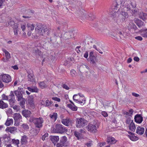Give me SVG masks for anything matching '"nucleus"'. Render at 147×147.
Returning a JSON list of instances; mask_svg holds the SVG:
<instances>
[{"instance_id": "1", "label": "nucleus", "mask_w": 147, "mask_h": 147, "mask_svg": "<svg viewBox=\"0 0 147 147\" xmlns=\"http://www.w3.org/2000/svg\"><path fill=\"white\" fill-rule=\"evenodd\" d=\"M35 28V32L36 36H37L39 35H42L45 32L48 30L47 27L44 25L37 23L36 25Z\"/></svg>"}, {"instance_id": "2", "label": "nucleus", "mask_w": 147, "mask_h": 147, "mask_svg": "<svg viewBox=\"0 0 147 147\" xmlns=\"http://www.w3.org/2000/svg\"><path fill=\"white\" fill-rule=\"evenodd\" d=\"M67 129L62 125L56 124L51 128V131L53 133L63 134L67 131Z\"/></svg>"}, {"instance_id": "3", "label": "nucleus", "mask_w": 147, "mask_h": 147, "mask_svg": "<svg viewBox=\"0 0 147 147\" xmlns=\"http://www.w3.org/2000/svg\"><path fill=\"white\" fill-rule=\"evenodd\" d=\"M130 5L132 7V9L131 10V9L130 6L128 5L126 6L123 7V10L127 11L131 10V12L133 13H136L137 10L136 8V4L135 2L134 1L131 2Z\"/></svg>"}, {"instance_id": "4", "label": "nucleus", "mask_w": 147, "mask_h": 147, "mask_svg": "<svg viewBox=\"0 0 147 147\" xmlns=\"http://www.w3.org/2000/svg\"><path fill=\"white\" fill-rule=\"evenodd\" d=\"M87 124V121L84 118H79L76 119V126L78 128L83 127L86 125Z\"/></svg>"}, {"instance_id": "5", "label": "nucleus", "mask_w": 147, "mask_h": 147, "mask_svg": "<svg viewBox=\"0 0 147 147\" xmlns=\"http://www.w3.org/2000/svg\"><path fill=\"white\" fill-rule=\"evenodd\" d=\"M31 120L32 121L36 127L40 128L42 127L43 120L41 118H33Z\"/></svg>"}, {"instance_id": "6", "label": "nucleus", "mask_w": 147, "mask_h": 147, "mask_svg": "<svg viewBox=\"0 0 147 147\" xmlns=\"http://www.w3.org/2000/svg\"><path fill=\"white\" fill-rule=\"evenodd\" d=\"M0 80L3 82L8 84L11 81V76L8 74H2L0 75Z\"/></svg>"}, {"instance_id": "7", "label": "nucleus", "mask_w": 147, "mask_h": 147, "mask_svg": "<svg viewBox=\"0 0 147 147\" xmlns=\"http://www.w3.org/2000/svg\"><path fill=\"white\" fill-rule=\"evenodd\" d=\"M13 117L15 120L14 125H18L20 122V120L22 119V116L19 113H15L13 115Z\"/></svg>"}, {"instance_id": "8", "label": "nucleus", "mask_w": 147, "mask_h": 147, "mask_svg": "<svg viewBox=\"0 0 147 147\" xmlns=\"http://www.w3.org/2000/svg\"><path fill=\"white\" fill-rule=\"evenodd\" d=\"M86 128L88 131L91 132L95 133L97 131L96 125L92 124H89L87 126Z\"/></svg>"}, {"instance_id": "9", "label": "nucleus", "mask_w": 147, "mask_h": 147, "mask_svg": "<svg viewBox=\"0 0 147 147\" xmlns=\"http://www.w3.org/2000/svg\"><path fill=\"white\" fill-rule=\"evenodd\" d=\"M27 28L28 30L27 33V34L30 36L32 34V31H33L35 27V25L34 24H31L28 23L26 25Z\"/></svg>"}, {"instance_id": "10", "label": "nucleus", "mask_w": 147, "mask_h": 147, "mask_svg": "<svg viewBox=\"0 0 147 147\" xmlns=\"http://www.w3.org/2000/svg\"><path fill=\"white\" fill-rule=\"evenodd\" d=\"M120 12L121 18L120 20V22L122 23L124 22L126 18L128 17V15L127 13L123 10H122Z\"/></svg>"}, {"instance_id": "11", "label": "nucleus", "mask_w": 147, "mask_h": 147, "mask_svg": "<svg viewBox=\"0 0 147 147\" xmlns=\"http://www.w3.org/2000/svg\"><path fill=\"white\" fill-rule=\"evenodd\" d=\"M117 140H116L114 137L111 136L107 137V143L111 145L115 144Z\"/></svg>"}, {"instance_id": "12", "label": "nucleus", "mask_w": 147, "mask_h": 147, "mask_svg": "<svg viewBox=\"0 0 147 147\" xmlns=\"http://www.w3.org/2000/svg\"><path fill=\"white\" fill-rule=\"evenodd\" d=\"M3 51L5 53L6 58H4L2 60L4 62H7L9 61V59L11 58L10 54L9 52L5 49H3Z\"/></svg>"}, {"instance_id": "13", "label": "nucleus", "mask_w": 147, "mask_h": 147, "mask_svg": "<svg viewBox=\"0 0 147 147\" xmlns=\"http://www.w3.org/2000/svg\"><path fill=\"white\" fill-rule=\"evenodd\" d=\"M13 93V91H11L10 94L8 96V100H9V101L10 103V105H11V104L14 103L15 100Z\"/></svg>"}, {"instance_id": "14", "label": "nucleus", "mask_w": 147, "mask_h": 147, "mask_svg": "<svg viewBox=\"0 0 147 147\" xmlns=\"http://www.w3.org/2000/svg\"><path fill=\"white\" fill-rule=\"evenodd\" d=\"M28 104L31 106L32 108H34V98L32 96H29L28 97Z\"/></svg>"}, {"instance_id": "15", "label": "nucleus", "mask_w": 147, "mask_h": 147, "mask_svg": "<svg viewBox=\"0 0 147 147\" xmlns=\"http://www.w3.org/2000/svg\"><path fill=\"white\" fill-rule=\"evenodd\" d=\"M41 104L45 107H49L53 103V101L49 100H47L45 102L43 100H42L41 102Z\"/></svg>"}, {"instance_id": "16", "label": "nucleus", "mask_w": 147, "mask_h": 147, "mask_svg": "<svg viewBox=\"0 0 147 147\" xmlns=\"http://www.w3.org/2000/svg\"><path fill=\"white\" fill-rule=\"evenodd\" d=\"M17 129L15 127H7L6 129V131L12 134H15L17 132Z\"/></svg>"}, {"instance_id": "17", "label": "nucleus", "mask_w": 147, "mask_h": 147, "mask_svg": "<svg viewBox=\"0 0 147 147\" xmlns=\"http://www.w3.org/2000/svg\"><path fill=\"white\" fill-rule=\"evenodd\" d=\"M102 45L99 42H97L95 45H93V48L101 54H102L103 52L101 51L100 49L101 48V46Z\"/></svg>"}, {"instance_id": "18", "label": "nucleus", "mask_w": 147, "mask_h": 147, "mask_svg": "<svg viewBox=\"0 0 147 147\" xmlns=\"http://www.w3.org/2000/svg\"><path fill=\"white\" fill-rule=\"evenodd\" d=\"M135 121L139 123H141L143 120V117L140 114L136 115L134 117Z\"/></svg>"}, {"instance_id": "19", "label": "nucleus", "mask_w": 147, "mask_h": 147, "mask_svg": "<svg viewBox=\"0 0 147 147\" xmlns=\"http://www.w3.org/2000/svg\"><path fill=\"white\" fill-rule=\"evenodd\" d=\"M61 123L66 126H68L71 123V121L68 118L63 119L61 120Z\"/></svg>"}, {"instance_id": "20", "label": "nucleus", "mask_w": 147, "mask_h": 147, "mask_svg": "<svg viewBox=\"0 0 147 147\" xmlns=\"http://www.w3.org/2000/svg\"><path fill=\"white\" fill-rule=\"evenodd\" d=\"M14 30V35L16 36H17L18 35V32L19 31V28H18V25L17 24H15L12 26Z\"/></svg>"}, {"instance_id": "21", "label": "nucleus", "mask_w": 147, "mask_h": 147, "mask_svg": "<svg viewBox=\"0 0 147 147\" xmlns=\"http://www.w3.org/2000/svg\"><path fill=\"white\" fill-rule=\"evenodd\" d=\"M144 131V128L143 127H137L136 132L140 135L143 134Z\"/></svg>"}, {"instance_id": "22", "label": "nucleus", "mask_w": 147, "mask_h": 147, "mask_svg": "<svg viewBox=\"0 0 147 147\" xmlns=\"http://www.w3.org/2000/svg\"><path fill=\"white\" fill-rule=\"evenodd\" d=\"M22 113V115L26 117H29L31 114V112L30 111L26 110L23 111Z\"/></svg>"}, {"instance_id": "23", "label": "nucleus", "mask_w": 147, "mask_h": 147, "mask_svg": "<svg viewBox=\"0 0 147 147\" xmlns=\"http://www.w3.org/2000/svg\"><path fill=\"white\" fill-rule=\"evenodd\" d=\"M40 129H31L30 131V133L31 134V135L33 136H34L36 135L39 132Z\"/></svg>"}, {"instance_id": "24", "label": "nucleus", "mask_w": 147, "mask_h": 147, "mask_svg": "<svg viewBox=\"0 0 147 147\" xmlns=\"http://www.w3.org/2000/svg\"><path fill=\"white\" fill-rule=\"evenodd\" d=\"M51 140L53 143L54 144V145L59 140V138L58 136H52L51 138Z\"/></svg>"}, {"instance_id": "25", "label": "nucleus", "mask_w": 147, "mask_h": 147, "mask_svg": "<svg viewBox=\"0 0 147 147\" xmlns=\"http://www.w3.org/2000/svg\"><path fill=\"white\" fill-rule=\"evenodd\" d=\"M72 104H68L67 106L73 111H76L77 110V107L75 105L74 103L71 102Z\"/></svg>"}, {"instance_id": "26", "label": "nucleus", "mask_w": 147, "mask_h": 147, "mask_svg": "<svg viewBox=\"0 0 147 147\" xmlns=\"http://www.w3.org/2000/svg\"><path fill=\"white\" fill-rule=\"evenodd\" d=\"M83 95L82 94L80 93H78V94H75L73 96V100L76 102L78 101V100H79V98L81 97H83Z\"/></svg>"}, {"instance_id": "27", "label": "nucleus", "mask_w": 147, "mask_h": 147, "mask_svg": "<svg viewBox=\"0 0 147 147\" xmlns=\"http://www.w3.org/2000/svg\"><path fill=\"white\" fill-rule=\"evenodd\" d=\"M14 94L18 98V100H19L22 98H23L22 95L21 93L18 90H15L14 92Z\"/></svg>"}, {"instance_id": "28", "label": "nucleus", "mask_w": 147, "mask_h": 147, "mask_svg": "<svg viewBox=\"0 0 147 147\" xmlns=\"http://www.w3.org/2000/svg\"><path fill=\"white\" fill-rule=\"evenodd\" d=\"M139 17L143 20H145L147 19V14L143 12H140L139 14Z\"/></svg>"}, {"instance_id": "29", "label": "nucleus", "mask_w": 147, "mask_h": 147, "mask_svg": "<svg viewBox=\"0 0 147 147\" xmlns=\"http://www.w3.org/2000/svg\"><path fill=\"white\" fill-rule=\"evenodd\" d=\"M8 105L7 103L4 102L2 100H0V108L4 109L7 108Z\"/></svg>"}, {"instance_id": "30", "label": "nucleus", "mask_w": 147, "mask_h": 147, "mask_svg": "<svg viewBox=\"0 0 147 147\" xmlns=\"http://www.w3.org/2000/svg\"><path fill=\"white\" fill-rule=\"evenodd\" d=\"M50 117L53 121H55L57 118V114L56 113H53L50 115Z\"/></svg>"}, {"instance_id": "31", "label": "nucleus", "mask_w": 147, "mask_h": 147, "mask_svg": "<svg viewBox=\"0 0 147 147\" xmlns=\"http://www.w3.org/2000/svg\"><path fill=\"white\" fill-rule=\"evenodd\" d=\"M78 101H76V102L80 104L81 105L84 104L85 102V100L84 96H83V97H81V98H80L79 100Z\"/></svg>"}, {"instance_id": "32", "label": "nucleus", "mask_w": 147, "mask_h": 147, "mask_svg": "<svg viewBox=\"0 0 147 147\" xmlns=\"http://www.w3.org/2000/svg\"><path fill=\"white\" fill-rule=\"evenodd\" d=\"M13 123V120L12 119L8 118L5 123L7 126H9L12 125Z\"/></svg>"}, {"instance_id": "33", "label": "nucleus", "mask_w": 147, "mask_h": 147, "mask_svg": "<svg viewBox=\"0 0 147 147\" xmlns=\"http://www.w3.org/2000/svg\"><path fill=\"white\" fill-rule=\"evenodd\" d=\"M125 117L126 118L125 122L127 124H130L131 123H132V121H133V120H131V116H125Z\"/></svg>"}, {"instance_id": "34", "label": "nucleus", "mask_w": 147, "mask_h": 147, "mask_svg": "<svg viewBox=\"0 0 147 147\" xmlns=\"http://www.w3.org/2000/svg\"><path fill=\"white\" fill-rule=\"evenodd\" d=\"M18 100L20 101V106L22 108L24 109L25 108L24 104L25 102V99L24 98H22V99H20V100Z\"/></svg>"}, {"instance_id": "35", "label": "nucleus", "mask_w": 147, "mask_h": 147, "mask_svg": "<svg viewBox=\"0 0 147 147\" xmlns=\"http://www.w3.org/2000/svg\"><path fill=\"white\" fill-rule=\"evenodd\" d=\"M129 128L131 131H134L136 129V126L133 121L130 124Z\"/></svg>"}, {"instance_id": "36", "label": "nucleus", "mask_w": 147, "mask_h": 147, "mask_svg": "<svg viewBox=\"0 0 147 147\" xmlns=\"http://www.w3.org/2000/svg\"><path fill=\"white\" fill-rule=\"evenodd\" d=\"M5 142H9L10 140V138L7 134H5L3 135L2 138Z\"/></svg>"}, {"instance_id": "37", "label": "nucleus", "mask_w": 147, "mask_h": 147, "mask_svg": "<svg viewBox=\"0 0 147 147\" xmlns=\"http://www.w3.org/2000/svg\"><path fill=\"white\" fill-rule=\"evenodd\" d=\"M128 136L130 139L133 141H136L138 139V138L135 136L134 134L131 135H128Z\"/></svg>"}, {"instance_id": "38", "label": "nucleus", "mask_w": 147, "mask_h": 147, "mask_svg": "<svg viewBox=\"0 0 147 147\" xmlns=\"http://www.w3.org/2000/svg\"><path fill=\"white\" fill-rule=\"evenodd\" d=\"M21 142L22 144H25L27 142V138L26 135L22 136Z\"/></svg>"}, {"instance_id": "39", "label": "nucleus", "mask_w": 147, "mask_h": 147, "mask_svg": "<svg viewBox=\"0 0 147 147\" xmlns=\"http://www.w3.org/2000/svg\"><path fill=\"white\" fill-rule=\"evenodd\" d=\"M39 87L41 89L46 88L47 87V85L44 82H41L38 83Z\"/></svg>"}, {"instance_id": "40", "label": "nucleus", "mask_w": 147, "mask_h": 147, "mask_svg": "<svg viewBox=\"0 0 147 147\" xmlns=\"http://www.w3.org/2000/svg\"><path fill=\"white\" fill-rule=\"evenodd\" d=\"M90 63L94 65H96V63L97 60L95 57H91L90 58Z\"/></svg>"}, {"instance_id": "41", "label": "nucleus", "mask_w": 147, "mask_h": 147, "mask_svg": "<svg viewBox=\"0 0 147 147\" xmlns=\"http://www.w3.org/2000/svg\"><path fill=\"white\" fill-rule=\"evenodd\" d=\"M28 90L31 92H37L38 91V89L36 87H34L33 88H32L30 87L27 88Z\"/></svg>"}, {"instance_id": "42", "label": "nucleus", "mask_w": 147, "mask_h": 147, "mask_svg": "<svg viewBox=\"0 0 147 147\" xmlns=\"http://www.w3.org/2000/svg\"><path fill=\"white\" fill-rule=\"evenodd\" d=\"M133 113V109H130L128 112H125L124 113V115H125V116H131Z\"/></svg>"}, {"instance_id": "43", "label": "nucleus", "mask_w": 147, "mask_h": 147, "mask_svg": "<svg viewBox=\"0 0 147 147\" xmlns=\"http://www.w3.org/2000/svg\"><path fill=\"white\" fill-rule=\"evenodd\" d=\"M33 53L36 55H40V50L36 48H35L33 50Z\"/></svg>"}, {"instance_id": "44", "label": "nucleus", "mask_w": 147, "mask_h": 147, "mask_svg": "<svg viewBox=\"0 0 147 147\" xmlns=\"http://www.w3.org/2000/svg\"><path fill=\"white\" fill-rule=\"evenodd\" d=\"M86 18H87L89 20H92L95 18V16L94 15L90 14L89 15H86Z\"/></svg>"}, {"instance_id": "45", "label": "nucleus", "mask_w": 147, "mask_h": 147, "mask_svg": "<svg viewBox=\"0 0 147 147\" xmlns=\"http://www.w3.org/2000/svg\"><path fill=\"white\" fill-rule=\"evenodd\" d=\"M66 35H67L68 36L66 38L67 39H69L70 38H73V34L72 32H69L66 33Z\"/></svg>"}, {"instance_id": "46", "label": "nucleus", "mask_w": 147, "mask_h": 147, "mask_svg": "<svg viewBox=\"0 0 147 147\" xmlns=\"http://www.w3.org/2000/svg\"><path fill=\"white\" fill-rule=\"evenodd\" d=\"M74 135L75 136L79 139L81 137V134L79 132L75 131L74 132Z\"/></svg>"}, {"instance_id": "47", "label": "nucleus", "mask_w": 147, "mask_h": 147, "mask_svg": "<svg viewBox=\"0 0 147 147\" xmlns=\"http://www.w3.org/2000/svg\"><path fill=\"white\" fill-rule=\"evenodd\" d=\"M136 23L138 26L140 27L142 26L144 24L143 22L141 20H138Z\"/></svg>"}, {"instance_id": "48", "label": "nucleus", "mask_w": 147, "mask_h": 147, "mask_svg": "<svg viewBox=\"0 0 147 147\" xmlns=\"http://www.w3.org/2000/svg\"><path fill=\"white\" fill-rule=\"evenodd\" d=\"M64 141H60V142L57 144V145L58 147H62L64 145Z\"/></svg>"}, {"instance_id": "49", "label": "nucleus", "mask_w": 147, "mask_h": 147, "mask_svg": "<svg viewBox=\"0 0 147 147\" xmlns=\"http://www.w3.org/2000/svg\"><path fill=\"white\" fill-rule=\"evenodd\" d=\"M21 28L23 31H24L26 28V24L25 23L22 22L20 24Z\"/></svg>"}, {"instance_id": "50", "label": "nucleus", "mask_w": 147, "mask_h": 147, "mask_svg": "<svg viewBox=\"0 0 147 147\" xmlns=\"http://www.w3.org/2000/svg\"><path fill=\"white\" fill-rule=\"evenodd\" d=\"M21 127L25 130L29 128L28 125L26 124H22L21 125Z\"/></svg>"}, {"instance_id": "51", "label": "nucleus", "mask_w": 147, "mask_h": 147, "mask_svg": "<svg viewBox=\"0 0 147 147\" xmlns=\"http://www.w3.org/2000/svg\"><path fill=\"white\" fill-rule=\"evenodd\" d=\"M141 35L144 37H147V29L145 30L142 32Z\"/></svg>"}, {"instance_id": "52", "label": "nucleus", "mask_w": 147, "mask_h": 147, "mask_svg": "<svg viewBox=\"0 0 147 147\" xmlns=\"http://www.w3.org/2000/svg\"><path fill=\"white\" fill-rule=\"evenodd\" d=\"M29 80L30 81H33L34 80V76L32 74H28V75Z\"/></svg>"}, {"instance_id": "53", "label": "nucleus", "mask_w": 147, "mask_h": 147, "mask_svg": "<svg viewBox=\"0 0 147 147\" xmlns=\"http://www.w3.org/2000/svg\"><path fill=\"white\" fill-rule=\"evenodd\" d=\"M12 142L13 144L15 145H17L19 143V141L18 140L12 139Z\"/></svg>"}, {"instance_id": "54", "label": "nucleus", "mask_w": 147, "mask_h": 147, "mask_svg": "<svg viewBox=\"0 0 147 147\" xmlns=\"http://www.w3.org/2000/svg\"><path fill=\"white\" fill-rule=\"evenodd\" d=\"M70 74L72 76L75 77L76 76V72L74 70L72 69L71 71Z\"/></svg>"}, {"instance_id": "55", "label": "nucleus", "mask_w": 147, "mask_h": 147, "mask_svg": "<svg viewBox=\"0 0 147 147\" xmlns=\"http://www.w3.org/2000/svg\"><path fill=\"white\" fill-rule=\"evenodd\" d=\"M129 25L131 26V28H133L134 29H136L137 28V27L136 25L132 22H131L129 23Z\"/></svg>"}, {"instance_id": "56", "label": "nucleus", "mask_w": 147, "mask_h": 147, "mask_svg": "<svg viewBox=\"0 0 147 147\" xmlns=\"http://www.w3.org/2000/svg\"><path fill=\"white\" fill-rule=\"evenodd\" d=\"M83 68H84V69L86 68L88 69H89V68L88 66L85 65H81L80 67V69L82 70Z\"/></svg>"}, {"instance_id": "57", "label": "nucleus", "mask_w": 147, "mask_h": 147, "mask_svg": "<svg viewBox=\"0 0 147 147\" xmlns=\"http://www.w3.org/2000/svg\"><path fill=\"white\" fill-rule=\"evenodd\" d=\"M2 99L4 100H8V97L7 96H6L4 94H3L2 95Z\"/></svg>"}, {"instance_id": "58", "label": "nucleus", "mask_w": 147, "mask_h": 147, "mask_svg": "<svg viewBox=\"0 0 147 147\" xmlns=\"http://www.w3.org/2000/svg\"><path fill=\"white\" fill-rule=\"evenodd\" d=\"M101 114L104 117H106L108 116L107 113L105 111H103L101 112Z\"/></svg>"}, {"instance_id": "59", "label": "nucleus", "mask_w": 147, "mask_h": 147, "mask_svg": "<svg viewBox=\"0 0 147 147\" xmlns=\"http://www.w3.org/2000/svg\"><path fill=\"white\" fill-rule=\"evenodd\" d=\"M80 47V46H77L76 48V50L78 53H80L81 52V51L79 49Z\"/></svg>"}, {"instance_id": "60", "label": "nucleus", "mask_w": 147, "mask_h": 147, "mask_svg": "<svg viewBox=\"0 0 147 147\" xmlns=\"http://www.w3.org/2000/svg\"><path fill=\"white\" fill-rule=\"evenodd\" d=\"M16 24L15 23L14 21H10L9 23V25H11L12 27Z\"/></svg>"}, {"instance_id": "61", "label": "nucleus", "mask_w": 147, "mask_h": 147, "mask_svg": "<svg viewBox=\"0 0 147 147\" xmlns=\"http://www.w3.org/2000/svg\"><path fill=\"white\" fill-rule=\"evenodd\" d=\"M62 87L63 88L65 89L66 90H69V88L66 84H63Z\"/></svg>"}, {"instance_id": "62", "label": "nucleus", "mask_w": 147, "mask_h": 147, "mask_svg": "<svg viewBox=\"0 0 147 147\" xmlns=\"http://www.w3.org/2000/svg\"><path fill=\"white\" fill-rule=\"evenodd\" d=\"M4 84L1 81V80H0V88H2L4 87Z\"/></svg>"}, {"instance_id": "63", "label": "nucleus", "mask_w": 147, "mask_h": 147, "mask_svg": "<svg viewBox=\"0 0 147 147\" xmlns=\"http://www.w3.org/2000/svg\"><path fill=\"white\" fill-rule=\"evenodd\" d=\"M52 99L55 101H56L59 102L60 101V99L57 97H53Z\"/></svg>"}, {"instance_id": "64", "label": "nucleus", "mask_w": 147, "mask_h": 147, "mask_svg": "<svg viewBox=\"0 0 147 147\" xmlns=\"http://www.w3.org/2000/svg\"><path fill=\"white\" fill-rule=\"evenodd\" d=\"M132 95L135 97H139L140 96V95L139 94H137V93H136L135 92H132Z\"/></svg>"}]
</instances>
